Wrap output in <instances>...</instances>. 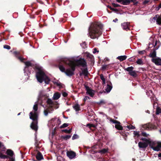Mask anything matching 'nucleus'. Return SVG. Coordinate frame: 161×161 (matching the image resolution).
I'll return each instance as SVG.
<instances>
[{"label":"nucleus","mask_w":161,"mask_h":161,"mask_svg":"<svg viewBox=\"0 0 161 161\" xmlns=\"http://www.w3.org/2000/svg\"><path fill=\"white\" fill-rule=\"evenodd\" d=\"M129 74L131 75L134 77H136V72L135 70H133Z\"/></svg>","instance_id":"nucleus-28"},{"label":"nucleus","mask_w":161,"mask_h":161,"mask_svg":"<svg viewBox=\"0 0 161 161\" xmlns=\"http://www.w3.org/2000/svg\"><path fill=\"white\" fill-rule=\"evenodd\" d=\"M161 113V108L159 107H158L156 110V114H159Z\"/></svg>","instance_id":"nucleus-27"},{"label":"nucleus","mask_w":161,"mask_h":161,"mask_svg":"<svg viewBox=\"0 0 161 161\" xmlns=\"http://www.w3.org/2000/svg\"><path fill=\"white\" fill-rule=\"evenodd\" d=\"M112 88V84L110 82L108 83L107 86L105 87V90L107 93L109 92Z\"/></svg>","instance_id":"nucleus-12"},{"label":"nucleus","mask_w":161,"mask_h":161,"mask_svg":"<svg viewBox=\"0 0 161 161\" xmlns=\"http://www.w3.org/2000/svg\"><path fill=\"white\" fill-rule=\"evenodd\" d=\"M118 21V19H115L113 20V21L114 22H116Z\"/></svg>","instance_id":"nucleus-60"},{"label":"nucleus","mask_w":161,"mask_h":161,"mask_svg":"<svg viewBox=\"0 0 161 161\" xmlns=\"http://www.w3.org/2000/svg\"><path fill=\"white\" fill-rule=\"evenodd\" d=\"M148 144L149 143L140 142L138 143V146L141 148H146L147 147Z\"/></svg>","instance_id":"nucleus-13"},{"label":"nucleus","mask_w":161,"mask_h":161,"mask_svg":"<svg viewBox=\"0 0 161 161\" xmlns=\"http://www.w3.org/2000/svg\"><path fill=\"white\" fill-rule=\"evenodd\" d=\"M115 127L119 130H122L123 129L122 127L120 125V123H117L115 125Z\"/></svg>","instance_id":"nucleus-23"},{"label":"nucleus","mask_w":161,"mask_h":161,"mask_svg":"<svg viewBox=\"0 0 161 161\" xmlns=\"http://www.w3.org/2000/svg\"><path fill=\"white\" fill-rule=\"evenodd\" d=\"M81 46L83 47V48H85L86 47V45L85 44V43H84L82 44H81Z\"/></svg>","instance_id":"nucleus-55"},{"label":"nucleus","mask_w":161,"mask_h":161,"mask_svg":"<svg viewBox=\"0 0 161 161\" xmlns=\"http://www.w3.org/2000/svg\"><path fill=\"white\" fill-rule=\"evenodd\" d=\"M98 103L99 104H105V102H104V100H101L100 101L99 103Z\"/></svg>","instance_id":"nucleus-52"},{"label":"nucleus","mask_w":161,"mask_h":161,"mask_svg":"<svg viewBox=\"0 0 161 161\" xmlns=\"http://www.w3.org/2000/svg\"><path fill=\"white\" fill-rule=\"evenodd\" d=\"M85 87L86 91V93L91 97H93L94 95L95 91L91 89L88 86H85Z\"/></svg>","instance_id":"nucleus-9"},{"label":"nucleus","mask_w":161,"mask_h":161,"mask_svg":"<svg viewBox=\"0 0 161 161\" xmlns=\"http://www.w3.org/2000/svg\"><path fill=\"white\" fill-rule=\"evenodd\" d=\"M69 125V124L64 123L62 125H61L60 128H63L67 127Z\"/></svg>","instance_id":"nucleus-33"},{"label":"nucleus","mask_w":161,"mask_h":161,"mask_svg":"<svg viewBox=\"0 0 161 161\" xmlns=\"http://www.w3.org/2000/svg\"><path fill=\"white\" fill-rule=\"evenodd\" d=\"M150 21L152 22H154L156 20L157 23L159 25H161V15H160L156 14L153 18L150 19Z\"/></svg>","instance_id":"nucleus-8"},{"label":"nucleus","mask_w":161,"mask_h":161,"mask_svg":"<svg viewBox=\"0 0 161 161\" xmlns=\"http://www.w3.org/2000/svg\"><path fill=\"white\" fill-rule=\"evenodd\" d=\"M60 96L61 95L59 93L56 92L53 95V99L55 100H57L60 98Z\"/></svg>","instance_id":"nucleus-16"},{"label":"nucleus","mask_w":161,"mask_h":161,"mask_svg":"<svg viewBox=\"0 0 161 161\" xmlns=\"http://www.w3.org/2000/svg\"><path fill=\"white\" fill-rule=\"evenodd\" d=\"M6 153L10 157H12L14 154L13 151L10 149L7 150L6 152Z\"/></svg>","instance_id":"nucleus-21"},{"label":"nucleus","mask_w":161,"mask_h":161,"mask_svg":"<svg viewBox=\"0 0 161 161\" xmlns=\"http://www.w3.org/2000/svg\"><path fill=\"white\" fill-rule=\"evenodd\" d=\"M107 152V150L106 149H103L100 150L99 152L101 153L102 154H104L106 153Z\"/></svg>","instance_id":"nucleus-32"},{"label":"nucleus","mask_w":161,"mask_h":161,"mask_svg":"<svg viewBox=\"0 0 161 161\" xmlns=\"http://www.w3.org/2000/svg\"><path fill=\"white\" fill-rule=\"evenodd\" d=\"M60 158H62V157H58V158H57V159H58H58H60Z\"/></svg>","instance_id":"nucleus-62"},{"label":"nucleus","mask_w":161,"mask_h":161,"mask_svg":"<svg viewBox=\"0 0 161 161\" xmlns=\"http://www.w3.org/2000/svg\"><path fill=\"white\" fill-rule=\"evenodd\" d=\"M39 96L40 97L42 96H46L47 97V94L44 93V92L43 91L40 92L39 93Z\"/></svg>","instance_id":"nucleus-29"},{"label":"nucleus","mask_w":161,"mask_h":161,"mask_svg":"<svg viewBox=\"0 0 161 161\" xmlns=\"http://www.w3.org/2000/svg\"><path fill=\"white\" fill-rule=\"evenodd\" d=\"M77 138H78V136L76 134H74L73 136H72V139L73 140H74Z\"/></svg>","instance_id":"nucleus-43"},{"label":"nucleus","mask_w":161,"mask_h":161,"mask_svg":"<svg viewBox=\"0 0 161 161\" xmlns=\"http://www.w3.org/2000/svg\"><path fill=\"white\" fill-rule=\"evenodd\" d=\"M126 58L127 57L126 56H118L117 58L120 61H121L125 60Z\"/></svg>","instance_id":"nucleus-22"},{"label":"nucleus","mask_w":161,"mask_h":161,"mask_svg":"<svg viewBox=\"0 0 161 161\" xmlns=\"http://www.w3.org/2000/svg\"><path fill=\"white\" fill-rule=\"evenodd\" d=\"M141 140L144 141L145 142L149 143V145L152 141V140H151L150 139H148L145 138H142L141 139Z\"/></svg>","instance_id":"nucleus-18"},{"label":"nucleus","mask_w":161,"mask_h":161,"mask_svg":"<svg viewBox=\"0 0 161 161\" xmlns=\"http://www.w3.org/2000/svg\"><path fill=\"white\" fill-rule=\"evenodd\" d=\"M134 134L135 136H137V137L139 136L138 132L137 131L134 132Z\"/></svg>","instance_id":"nucleus-47"},{"label":"nucleus","mask_w":161,"mask_h":161,"mask_svg":"<svg viewBox=\"0 0 161 161\" xmlns=\"http://www.w3.org/2000/svg\"><path fill=\"white\" fill-rule=\"evenodd\" d=\"M44 115L47 116L48 115V111L47 110H45L44 111Z\"/></svg>","instance_id":"nucleus-50"},{"label":"nucleus","mask_w":161,"mask_h":161,"mask_svg":"<svg viewBox=\"0 0 161 161\" xmlns=\"http://www.w3.org/2000/svg\"><path fill=\"white\" fill-rule=\"evenodd\" d=\"M158 6L159 7V8H161V3L159 4Z\"/></svg>","instance_id":"nucleus-64"},{"label":"nucleus","mask_w":161,"mask_h":161,"mask_svg":"<svg viewBox=\"0 0 161 161\" xmlns=\"http://www.w3.org/2000/svg\"><path fill=\"white\" fill-rule=\"evenodd\" d=\"M90 99V98L89 97H88V96H86L84 98V101L85 102L86 100H87L88 99Z\"/></svg>","instance_id":"nucleus-51"},{"label":"nucleus","mask_w":161,"mask_h":161,"mask_svg":"<svg viewBox=\"0 0 161 161\" xmlns=\"http://www.w3.org/2000/svg\"><path fill=\"white\" fill-rule=\"evenodd\" d=\"M142 136L145 137H147L149 135L148 134H147L146 132H144L142 133Z\"/></svg>","instance_id":"nucleus-41"},{"label":"nucleus","mask_w":161,"mask_h":161,"mask_svg":"<svg viewBox=\"0 0 161 161\" xmlns=\"http://www.w3.org/2000/svg\"><path fill=\"white\" fill-rule=\"evenodd\" d=\"M129 130H133L135 129V127L132 125H129L127 126Z\"/></svg>","instance_id":"nucleus-35"},{"label":"nucleus","mask_w":161,"mask_h":161,"mask_svg":"<svg viewBox=\"0 0 161 161\" xmlns=\"http://www.w3.org/2000/svg\"><path fill=\"white\" fill-rule=\"evenodd\" d=\"M100 77L101 80H102L103 84L105 83V80L104 78V77L103 75V74H101L100 75Z\"/></svg>","instance_id":"nucleus-30"},{"label":"nucleus","mask_w":161,"mask_h":161,"mask_svg":"<svg viewBox=\"0 0 161 161\" xmlns=\"http://www.w3.org/2000/svg\"><path fill=\"white\" fill-rule=\"evenodd\" d=\"M130 2V0H122L121 4L123 5H126L129 4Z\"/></svg>","instance_id":"nucleus-24"},{"label":"nucleus","mask_w":161,"mask_h":161,"mask_svg":"<svg viewBox=\"0 0 161 161\" xmlns=\"http://www.w3.org/2000/svg\"><path fill=\"white\" fill-rule=\"evenodd\" d=\"M62 95L64 97H66L67 95V94L65 92H63L62 93Z\"/></svg>","instance_id":"nucleus-53"},{"label":"nucleus","mask_w":161,"mask_h":161,"mask_svg":"<svg viewBox=\"0 0 161 161\" xmlns=\"http://www.w3.org/2000/svg\"><path fill=\"white\" fill-rule=\"evenodd\" d=\"M152 61L157 65H161V59L159 58H153Z\"/></svg>","instance_id":"nucleus-11"},{"label":"nucleus","mask_w":161,"mask_h":161,"mask_svg":"<svg viewBox=\"0 0 161 161\" xmlns=\"http://www.w3.org/2000/svg\"><path fill=\"white\" fill-rule=\"evenodd\" d=\"M110 121L112 122L113 123H114L116 124L117 123H119V122L114 119H111Z\"/></svg>","instance_id":"nucleus-39"},{"label":"nucleus","mask_w":161,"mask_h":161,"mask_svg":"<svg viewBox=\"0 0 161 161\" xmlns=\"http://www.w3.org/2000/svg\"><path fill=\"white\" fill-rule=\"evenodd\" d=\"M159 42H158L157 41H155V44L154 45V47L155 49V50L153 51L152 53H151L149 54V56L151 58H154L155 57H156V50H157L159 46Z\"/></svg>","instance_id":"nucleus-7"},{"label":"nucleus","mask_w":161,"mask_h":161,"mask_svg":"<svg viewBox=\"0 0 161 161\" xmlns=\"http://www.w3.org/2000/svg\"><path fill=\"white\" fill-rule=\"evenodd\" d=\"M133 69H134V67L132 66H131V67H128L127 68L125 69V70L126 71H127L129 72V74L130 72H131L132 71H133Z\"/></svg>","instance_id":"nucleus-25"},{"label":"nucleus","mask_w":161,"mask_h":161,"mask_svg":"<svg viewBox=\"0 0 161 161\" xmlns=\"http://www.w3.org/2000/svg\"><path fill=\"white\" fill-rule=\"evenodd\" d=\"M71 130H72V128H70L69 129V130H67V129H65V130H63L62 131L66 133H70L71 132Z\"/></svg>","instance_id":"nucleus-31"},{"label":"nucleus","mask_w":161,"mask_h":161,"mask_svg":"<svg viewBox=\"0 0 161 161\" xmlns=\"http://www.w3.org/2000/svg\"><path fill=\"white\" fill-rule=\"evenodd\" d=\"M36 158L38 160H41L43 158L42 155L40 152H38L36 155Z\"/></svg>","instance_id":"nucleus-20"},{"label":"nucleus","mask_w":161,"mask_h":161,"mask_svg":"<svg viewBox=\"0 0 161 161\" xmlns=\"http://www.w3.org/2000/svg\"><path fill=\"white\" fill-rule=\"evenodd\" d=\"M66 154L67 156L71 159L74 158L76 156L75 153L72 151H67Z\"/></svg>","instance_id":"nucleus-10"},{"label":"nucleus","mask_w":161,"mask_h":161,"mask_svg":"<svg viewBox=\"0 0 161 161\" xmlns=\"http://www.w3.org/2000/svg\"><path fill=\"white\" fill-rule=\"evenodd\" d=\"M57 123L58 124V126L61 124V121L59 119H58L57 120Z\"/></svg>","instance_id":"nucleus-46"},{"label":"nucleus","mask_w":161,"mask_h":161,"mask_svg":"<svg viewBox=\"0 0 161 161\" xmlns=\"http://www.w3.org/2000/svg\"><path fill=\"white\" fill-rule=\"evenodd\" d=\"M5 152V147L1 142H0V158L5 159L8 158V156L4 154Z\"/></svg>","instance_id":"nucleus-6"},{"label":"nucleus","mask_w":161,"mask_h":161,"mask_svg":"<svg viewBox=\"0 0 161 161\" xmlns=\"http://www.w3.org/2000/svg\"><path fill=\"white\" fill-rule=\"evenodd\" d=\"M98 52H99V51H97V49L96 48H94L93 49V53H95L96 52L98 53Z\"/></svg>","instance_id":"nucleus-49"},{"label":"nucleus","mask_w":161,"mask_h":161,"mask_svg":"<svg viewBox=\"0 0 161 161\" xmlns=\"http://www.w3.org/2000/svg\"><path fill=\"white\" fill-rule=\"evenodd\" d=\"M138 53L140 54L143 55L144 54L146 53V51L144 50L141 51H139L138 52Z\"/></svg>","instance_id":"nucleus-37"},{"label":"nucleus","mask_w":161,"mask_h":161,"mask_svg":"<svg viewBox=\"0 0 161 161\" xmlns=\"http://www.w3.org/2000/svg\"><path fill=\"white\" fill-rule=\"evenodd\" d=\"M149 146L153 150L158 151L161 149V142L152 140Z\"/></svg>","instance_id":"nucleus-5"},{"label":"nucleus","mask_w":161,"mask_h":161,"mask_svg":"<svg viewBox=\"0 0 161 161\" xmlns=\"http://www.w3.org/2000/svg\"><path fill=\"white\" fill-rule=\"evenodd\" d=\"M18 58L21 62H23V60L24 59V58H23L22 57H19Z\"/></svg>","instance_id":"nucleus-54"},{"label":"nucleus","mask_w":161,"mask_h":161,"mask_svg":"<svg viewBox=\"0 0 161 161\" xmlns=\"http://www.w3.org/2000/svg\"><path fill=\"white\" fill-rule=\"evenodd\" d=\"M158 156L159 157H161V153L159 154L158 155Z\"/></svg>","instance_id":"nucleus-63"},{"label":"nucleus","mask_w":161,"mask_h":161,"mask_svg":"<svg viewBox=\"0 0 161 161\" xmlns=\"http://www.w3.org/2000/svg\"><path fill=\"white\" fill-rule=\"evenodd\" d=\"M103 25L101 24L93 23L89 28L88 36L92 39L98 37L102 34V32L98 29H101Z\"/></svg>","instance_id":"nucleus-2"},{"label":"nucleus","mask_w":161,"mask_h":161,"mask_svg":"<svg viewBox=\"0 0 161 161\" xmlns=\"http://www.w3.org/2000/svg\"><path fill=\"white\" fill-rule=\"evenodd\" d=\"M129 23L128 22H124L121 24V26L124 30H129Z\"/></svg>","instance_id":"nucleus-14"},{"label":"nucleus","mask_w":161,"mask_h":161,"mask_svg":"<svg viewBox=\"0 0 161 161\" xmlns=\"http://www.w3.org/2000/svg\"><path fill=\"white\" fill-rule=\"evenodd\" d=\"M36 76L38 81L42 83L44 81L46 84H48L50 81V79L45 74L44 71L42 69H39L36 72Z\"/></svg>","instance_id":"nucleus-4"},{"label":"nucleus","mask_w":161,"mask_h":161,"mask_svg":"<svg viewBox=\"0 0 161 161\" xmlns=\"http://www.w3.org/2000/svg\"><path fill=\"white\" fill-rule=\"evenodd\" d=\"M107 67V65H103L102 66V69H106Z\"/></svg>","instance_id":"nucleus-45"},{"label":"nucleus","mask_w":161,"mask_h":161,"mask_svg":"<svg viewBox=\"0 0 161 161\" xmlns=\"http://www.w3.org/2000/svg\"><path fill=\"white\" fill-rule=\"evenodd\" d=\"M3 47L4 48H5L8 50H9L10 49V46L7 45H4L3 46Z\"/></svg>","instance_id":"nucleus-38"},{"label":"nucleus","mask_w":161,"mask_h":161,"mask_svg":"<svg viewBox=\"0 0 161 161\" xmlns=\"http://www.w3.org/2000/svg\"><path fill=\"white\" fill-rule=\"evenodd\" d=\"M71 137V135H67L65 136H62V138L65 140H67L69 139Z\"/></svg>","instance_id":"nucleus-26"},{"label":"nucleus","mask_w":161,"mask_h":161,"mask_svg":"<svg viewBox=\"0 0 161 161\" xmlns=\"http://www.w3.org/2000/svg\"><path fill=\"white\" fill-rule=\"evenodd\" d=\"M80 76H81L82 75H84L85 76H87L88 75V71L86 68L85 69L82 70L81 73L80 74Z\"/></svg>","instance_id":"nucleus-15"},{"label":"nucleus","mask_w":161,"mask_h":161,"mask_svg":"<svg viewBox=\"0 0 161 161\" xmlns=\"http://www.w3.org/2000/svg\"><path fill=\"white\" fill-rule=\"evenodd\" d=\"M112 5L113 6L115 7H118L120 6V5L117 4H115V3H112Z\"/></svg>","instance_id":"nucleus-44"},{"label":"nucleus","mask_w":161,"mask_h":161,"mask_svg":"<svg viewBox=\"0 0 161 161\" xmlns=\"http://www.w3.org/2000/svg\"><path fill=\"white\" fill-rule=\"evenodd\" d=\"M54 84H56L58 86H59V87H62V84L60 82L58 81L55 82Z\"/></svg>","instance_id":"nucleus-36"},{"label":"nucleus","mask_w":161,"mask_h":161,"mask_svg":"<svg viewBox=\"0 0 161 161\" xmlns=\"http://www.w3.org/2000/svg\"><path fill=\"white\" fill-rule=\"evenodd\" d=\"M47 103L48 104H52L53 102L51 99H48L47 100Z\"/></svg>","instance_id":"nucleus-42"},{"label":"nucleus","mask_w":161,"mask_h":161,"mask_svg":"<svg viewBox=\"0 0 161 161\" xmlns=\"http://www.w3.org/2000/svg\"><path fill=\"white\" fill-rule=\"evenodd\" d=\"M117 2L118 3H122V0H116Z\"/></svg>","instance_id":"nucleus-57"},{"label":"nucleus","mask_w":161,"mask_h":161,"mask_svg":"<svg viewBox=\"0 0 161 161\" xmlns=\"http://www.w3.org/2000/svg\"><path fill=\"white\" fill-rule=\"evenodd\" d=\"M136 63L139 64H141L143 63L142 60L141 59H138L136 62Z\"/></svg>","instance_id":"nucleus-34"},{"label":"nucleus","mask_w":161,"mask_h":161,"mask_svg":"<svg viewBox=\"0 0 161 161\" xmlns=\"http://www.w3.org/2000/svg\"><path fill=\"white\" fill-rule=\"evenodd\" d=\"M130 2H135L136 1V0H130Z\"/></svg>","instance_id":"nucleus-61"},{"label":"nucleus","mask_w":161,"mask_h":161,"mask_svg":"<svg viewBox=\"0 0 161 161\" xmlns=\"http://www.w3.org/2000/svg\"><path fill=\"white\" fill-rule=\"evenodd\" d=\"M73 108L76 111L80 110V106L78 104H76L73 106Z\"/></svg>","instance_id":"nucleus-19"},{"label":"nucleus","mask_w":161,"mask_h":161,"mask_svg":"<svg viewBox=\"0 0 161 161\" xmlns=\"http://www.w3.org/2000/svg\"><path fill=\"white\" fill-rule=\"evenodd\" d=\"M61 62L68 64L70 67V68L67 69L65 71V68L63 65L60 64L59 66L60 70L64 72L67 75L69 76H71L73 74L76 66L80 65L85 67L86 66V61L84 59L77 60L74 61L69 60L68 58H64L61 59Z\"/></svg>","instance_id":"nucleus-1"},{"label":"nucleus","mask_w":161,"mask_h":161,"mask_svg":"<svg viewBox=\"0 0 161 161\" xmlns=\"http://www.w3.org/2000/svg\"><path fill=\"white\" fill-rule=\"evenodd\" d=\"M160 8H159V6H158V7H157L156 8V10H158Z\"/></svg>","instance_id":"nucleus-58"},{"label":"nucleus","mask_w":161,"mask_h":161,"mask_svg":"<svg viewBox=\"0 0 161 161\" xmlns=\"http://www.w3.org/2000/svg\"><path fill=\"white\" fill-rule=\"evenodd\" d=\"M38 108L37 102L35 103L33 107L34 112H31L30 113V118L33 120V122L31 125V128L36 131L37 130L38 127L37 125V110Z\"/></svg>","instance_id":"nucleus-3"},{"label":"nucleus","mask_w":161,"mask_h":161,"mask_svg":"<svg viewBox=\"0 0 161 161\" xmlns=\"http://www.w3.org/2000/svg\"><path fill=\"white\" fill-rule=\"evenodd\" d=\"M149 2V0H145L143 2V4H146L148 3Z\"/></svg>","instance_id":"nucleus-48"},{"label":"nucleus","mask_w":161,"mask_h":161,"mask_svg":"<svg viewBox=\"0 0 161 161\" xmlns=\"http://www.w3.org/2000/svg\"><path fill=\"white\" fill-rule=\"evenodd\" d=\"M24 63L26 65V67H25V69H24V73H25V75H26V74H25V70L26 69L27 67L32 66V64L31 63V62L29 61L25 62Z\"/></svg>","instance_id":"nucleus-17"},{"label":"nucleus","mask_w":161,"mask_h":161,"mask_svg":"<svg viewBox=\"0 0 161 161\" xmlns=\"http://www.w3.org/2000/svg\"><path fill=\"white\" fill-rule=\"evenodd\" d=\"M14 53L15 55H16L17 54L19 53L15 51L14 52Z\"/></svg>","instance_id":"nucleus-59"},{"label":"nucleus","mask_w":161,"mask_h":161,"mask_svg":"<svg viewBox=\"0 0 161 161\" xmlns=\"http://www.w3.org/2000/svg\"><path fill=\"white\" fill-rule=\"evenodd\" d=\"M112 10L113 11H115V12L118 11V10L116 8H113L112 9Z\"/></svg>","instance_id":"nucleus-56"},{"label":"nucleus","mask_w":161,"mask_h":161,"mask_svg":"<svg viewBox=\"0 0 161 161\" xmlns=\"http://www.w3.org/2000/svg\"><path fill=\"white\" fill-rule=\"evenodd\" d=\"M86 126L90 128H91L92 127H95V126L94 125L92 124H87Z\"/></svg>","instance_id":"nucleus-40"}]
</instances>
